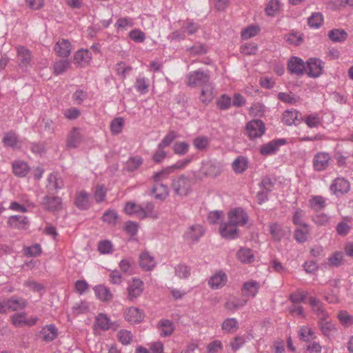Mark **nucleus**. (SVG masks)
I'll use <instances>...</instances> for the list:
<instances>
[{"label": "nucleus", "instance_id": "obj_1", "mask_svg": "<svg viewBox=\"0 0 353 353\" xmlns=\"http://www.w3.org/2000/svg\"><path fill=\"white\" fill-rule=\"evenodd\" d=\"M171 173H172V168L168 166L160 172H155L153 174L152 179L156 182V184L152 187V192L156 194V198L161 199L162 197H165L168 195V186L166 185L159 183V182L167 179Z\"/></svg>", "mask_w": 353, "mask_h": 353}, {"label": "nucleus", "instance_id": "obj_2", "mask_svg": "<svg viewBox=\"0 0 353 353\" xmlns=\"http://www.w3.org/2000/svg\"><path fill=\"white\" fill-rule=\"evenodd\" d=\"M192 180L190 177L181 174L172 179V187L174 192L181 196H185L192 191Z\"/></svg>", "mask_w": 353, "mask_h": 353}, {"label": "nucleus", "instance_id": "obj_3", "mask_svg": "<svg viewBox=\"0 0 353 353\" xmlns=\"http://www.w3.org/2000/svg\"><path fill=\"white\" fill-rule=\"evenodd\" d=\"M28 305V302L23 298L12 296L0 301V314H6L8 311L23 310Z\"/></svg>", "mask_w": 353, "mask_h": 353}, {"label": "nucleus", "instance_id": "obj_4", "mask_svg": "<svg viewBox=\"0 0 353 353\" xmlns=\"http://www.w3.org/2000/svg\"><path fill=\"white\" fill-rule=\"evenodd\" d=\"M210 74L198 70L190 72L187 77V85L190 87L204 86L210 83Z\"/></svg>", "mask_w": 353, "mask_h": 353}, {"label": "nucleus", "instance_id": "obj_5", "mask_svg": "<svg viewBox=\"0 0 353 353\" xmlns=\"http://www.w3.org/2000/svg\"><path fill=\"white\" fill-rule=\"evenodd\" d=\"M12 323L17 327L34 325L39 319L37 316L28 318L27 314L24 312H17L10 316Z\"/></svg>", "mask_w": 353, "mask_h": 353}, {"label": "nucleus", "instance_id": "obj_6", "mask_svg": "<svg viewBox=\"0 0 353 353\" xmlns=\"http://www.w3.org/2000/svg\"><path fill=\"white\" fill-rule=\"evenodd\" d=\"M331 157L325 152H319L314 154L312 165L315 171L321 172L325 170L330 164Z\"/></svg>", "mask_w": 353, "mask_h": 353}, {"label": "nucleus", "instance_id": "obj_7", "mask_svg": "<svg viewBox=\"0 0 353 353\" xmlns=\"http://www.w3.org/2000/svg\"><path fill=\"white\" fill-rule=\"evenodd\" d=\"M83 141V135L81 134V130L79 128L74 127L68 133L65 147L68 149L77 148Z\"/></svg>", "mask_w": 353, "mask_h": 353}, {"label": "nucleus", "instance_id": "obj_8", "mask_svg": "<svg viewBox=\"0 0 353 353\" xmlns=\"http://www.w3.org/2000/svg\"><path fill=\"white\" fill-rule=\"evenodd\" d=\"M228 220L236 226H244L249 220L248 214L241 208L231 210L228 213Z\"/></svg>", "mask_w": 353, "mask_h": 353}, {"label": "nucleus", "instance_id": "obj_9", "mask_svg": "<svg viewBox=\"0 0 353 353\" xmlns=\"http://www.w3.org/2000/svg\"><path fill=\"white\" fill-rule=\"evenodd\" d=\"M246 130L250 138L260 137L265 133V124L261 120L254 119L247 123Z\"/></svg>", "mask_w": 353, "mask_h": 353}, {"label": "nucleus", "instance_id": "obj_10", "mask_svg": "<svg viewBox=\"0 0 353 353\" xmlns=\"http://www.w3.org/2000/svg\"><path fill=\"white\" fill-rule=\"evenodd\" d=\"M219 233L223 238L232 240L239 237V230L237 226L228 220V222L222 223L220 225Z\"/></svg>", "mask_w": 353, "mask_h": 353}, {"label": "nucleus", "instance_id": "obj_11", "mask_svg": "<svg viewBox=\"0 0 353 353\" xmlns=\"http://www.w3.org/2000/svg\"><path fill=\"white\" fill-rule=\"evenodd\" d=\"M223 168L221 163L216 161H206L202 163V173L208 176L214 177L222 172Z\"/></svg>", "mask_w": 353, "mask_h": 353}, {"label": "nucleus", "instance_id": "obj_12", "mask_svg": "<svg viewBox=\"0 0 353 353\" xmlns=\"http://www.w3.org/2000/svg\"><path fill=\"white\" fill-rule=\"evenodd\" d=\"M306 65L307 67L305 72H306L309 77L316 78L322 74L323 66L320 59L310 58L307 61Z\"/></svg>", "mask_w": 353, "mask_h": 353}, {"label": "nucleus", "instance_id": "obj_13", "mask_svg": "<svg viewBox=\"0 0 353 353\" xmlns=\"http://www.w3.org/2000/svg\"><path fill=\"white\" fill-rule=\"evenodd\" d=\"M288 69L292 74L302 76L306 70V65L301 58L292 57L288 60Z\"/></svg>", "mask_w": 353, "mask_h": 353}, {"label": "nucleus", "instance_id": "obj_14", "mask_svg": "<svg viewBox=\"0 0 353 353\" xmlns=\"http://www.w3.org/2000/svg\"><path fill=\"white\" fill-rule=\"evenodd\" d=\"M350 188V185L349 181L343 177L335 179L330 187V191L335 195L347 193Z\"/></svg>", "mask_w": 353, "mask_h": 353}, {"label": "nucleus", "instance_id": "obj_15", "mask_svg": "<svg viewBox=\"0 0 353 353\" xmlns=\"http://www.w3.org/2000/svg\"><path fill=\"white\" fill-rule=\"evenodd\" d=\"M128 299L130 301H134L143 291V283L139 279H134L128 289Z\"/></svg>", "mask_w": 353, "mask_h": 353}, {"label": "nucleus", "instance_id": "obj_16", "mask_svg": "<svg viewBox=\"0 0 353 353\" xmlns=\"http://www.w3.org/2000/svg\"><path fill=\"white\" fill-rule=\"evenodd\" d=\"M44 210L50 212H57L61 209V199L59 196H45L41 203Z\"/></svg>", "mask_w": 353, "mask_h": 353}, {"label": "nucleus", "instance_id": "obj_17", "mask_svg": "<svg viewBox=\"0 0 353 353\" xmlns=\"http://www.w3.org/2000/svg\"><path fill=\"white\" fill-rule=\"evenodd\" d=\"M285 143L286 141L284 139L273 140L263 145L260 148V152L263 156L272 155L278 151L281 145L285 144Z\"/></svg>", "mask_w": 353, "mask_h": 353}, {"label": "nucleus", "instance_id": "obj_18", "mask_svg": "<svg viewBox=\"0 0 353 353\" xmlns=\"http://www.w3.org/2000/svg\"><path fill=\"white\" fill-rule=\"evenodd\" d=\"M92 59V53L86 49L77 51L74 55V63L77 67H85L89 64Z\"/></svg>", "mask_w": 353, "mask_h": 353}, {"label": "nucleus", "instance_id": "obj_19", "mask_svg": "<svg viewBox=\"0 0 353 353\" xmlns=\"http://www.w3.org/2000/svg\"><path fill=\"white\" fill-rule=\"evenodd\" d=\"M64 185L63 179L57 173H51L48 177L46 188L50 193H54L63 188Z\"/></svg>", "mask_w": 353, "mask_h": 353}, {"label": "nucleus", "instance_id": "obj_20", "mask_svg": "<svg viewBox=\"0 0 353 353\" xmlns=\"http://www.w3.org/2000/svg\"><path fill=\"white\" fill-rule=\"evenodd\" d=\"M205 230L202 225L199 224H194L189 227L185 233V236L187 240L191 242H197L199 239L203 236Z\"/></svg>", "mask_w": 353, "mask_h": 353}, {"label": "nucleus", "instance_id": "obj_21", "mask_svg": "<svg viewBox=\"0 0 353 353\" xmlns=\"http://www.w3.org/2000/svg\"><path fill=\"white\" fill-rule=\"evenodd\" d=\"M261 288L260 283L254 280H250L245 282L241 288L243 296L248 297H254L259 292Z\"/></svg>", "mask_w": 353, "mask_h": 353}, {"label": "nucleus", "instance_id": "obj_22", "mask_svg": "<svg viewBox=\"0 0 353 353\" xmlns=\"http://www.w3.org/2000/svg\"><path fill=\"white\" fill-rule=\"evenodd\" d=\"M54 50L57 56L68 57L71 53V44L68 40L63 39L56 43Z\"/></svg>", "mask_w": 353, "mask_h": 353}, {"label": "nucleus", "instance_id": "obj_23", "mask_svg": "<svg viewBox=\"0 0 353 353\" xmlns=\"http://www.w3.org/2000/svg\"><path fill=\"white\" fill-rule=\"evenodd\" d=\"M228 281V276L225 272L220 271L213 274L208 281L209 286L212 289H219L223 287Z\"/></svg>", "mask_w": 353, "mask_h": 353}, {"label": "nucleus", "instance_id": "obj_24", "mask_svg": "<svg viewBox=\"0 0 353 353\" xmlns=\"http://www.w3.org/2000/svg\"><path fill=\"white\" fill-rule=\"evenodd\" d=\"M74 204L79 210L88 209L90 206V194L84 190L78 192L76 194Z\"/></svg>", "mask_w": 353, "mask_h": 353}, {"label": "nucleus", "instance_id": "obj_25", "mask_svg": "<svg viewBox=\"0 0 353 353\" xmlns=\"http://www.w3.org/2000/svg\"><path fill=\"white\" fill-rule=\"evenodd\" d=\"M31 60L32 55L28 49L23 46H20L17 48V62L21 67H28Z\"/></svg>", "mask_w": 353, "mask_h": 353}, {"label": "nucleus", "instance_id": "obj_26", "mask_svg": "<svg viewBox=\"0 0 353 353\" xmlns=\"http://www.w3.org/2000/svg\"><path fill=\"white\" fill-rule=\"evenodd\" d=\"M215 97L214 88L212 82L202 87L200 101L204 104L210 103Z\"/></svg>", "mask_w": 353, "mask_h": 353}, {"label": "nucleus", "instance_id": "obj_27", "mask_svg": "<svg viewBox=\"0 0 353 353\" xmlns=\"http://www.w3.org/2000/svg\"><path fill=\"white\" fill-rule=\"evenodd\" d=\"M308 302L312 310L318 315L319 320L328 318L327 313L325 312L323 304L320 301V300L311 296L309 298Z\"/></svg>", "mask_w": 353, "mask_h": 353}, {"label": "nucleus", "instance_id": "obj_28", "mask_svg": "<svg viewBox=\"0 0 353 353\" xmlns=\"http://www.w3.org/2000/svg\"><path fill=\"white\" fill-rule=\"evenodd\" d=\"M300 121L301 115L296 110H288L283 114L282 121L288 125H298Z\"/></svg>", "mask_w": 353, "mask_h": 353}, {"label": "nucleus", "instance_id": "obj_29", "mask_svg": "<svg viewBox=\"0 0 353 353\" xmlns=\"http://www.w3.org/2000/svg\"><path fill=\"white\" fill-rule=\"evenodd\" d=\"M28 224V217L21 215L11 216L8 220V225L14 229H25Z\"/></svg>", "mask_w": 353, "mask_h": 353}, {"label": "nucleus", "instance_id": "obj_30", "mask_svg": "<svg viewBox=\"0 0 353 353\" xmlns=\"http://www.w3.org/2000/svg\"><path fill=\"white\" fill-rule=\"evenodd\" d=\"M125 319L131 323L141 322L143 319L142 312L137 307H132L128 308L125 314Z\"/></svg>", "mask_w": 353, "mask_h": 353}, {"label": "nucleus", "instance_id": "obj_31", "mask_svg": "<svg viewBox=\"0 0 353 353\" xmlns=\"http://www.w3.org/2000/svg\"><path fill=\"white\" fill-rule=\"evenodd\" d=\"M139 260L140 266L145 271H150L156 265L154 258L148 252L142 253L139 256Z\"/></svg>", "mask_w": 353, "mask_h": 353}, {"label": "nucleus", "instance_id": "obj_32", "mask_svg": "<svg viewBox=\"0 0 353 353\" xmlns=\"http://www.w3.org/2000/svg\"><path fill=\"white\" fill-rule=\"evenodd\" d=\"M309 205L312 210L318 212L326 207V199L321 195L312 196L309 199Z\"/></svg>", "mask_w": 353, "mask_h": 353}, {"label": "nucleus", "instance_id": "obj_33", "mask_svg": "<svg viewBox=\"0 0 353 353\" xmlns=\"http://www.w3.org/2000/svg\"><path fill=\"white\" fill-rule=\"evenodd\" d=\"M57 329L53 324L46 325L41 331L43 340L46 342L52 341L57 338Z\"/></svg>", "mask_w": 353, "mask_h": 353}, {"label": "nucleus", "instance_id": "obj_34", "mask_svg": "<svg viewBox=\"0 0 353 353\" xmlns=\"http://www.w3.org/2000/svg\"><path fill=\"white\" fill-rule=\"evenodd\" d=\"M238 259L243 263H250L254 261V254L253 250L248 248H241L236 253Z\"/></svg>", "mask_w": 353, "mask_h": 353}, {"label": "nucleus", "instance_id": "obj_35", "mask_svg": "<svg viewBox=\"0 0 353 353\" xmlns=\"http://www.w3.org/2000/svg\"><path fill=\"white\" fill-rule=\"evenodd\" d=\"M96 296L101 301H109L112 298L110 290L103 285H99L94 288Z\"/></svg>", "mask_w": 353, "mask_h": 353}, {"label": "nucleus", "instance_id": "obj_36", "mask_svg": "<svg viewBox=\"0 0 353 353\" xmlns=\"http://www.w3.org/2000/svg\"><path fill=\"white\" fill-rule=\"evenodd\" d=\"M14 174L19 177L26 176L30 170L28 165L22 161H16L12 163Z\"/></svg>", "mask_w": 353, "mask_h": 353}, {"label": "nucleus", "instance_id": "obj_37", "mask_svg": "<svg viewBox=\"0 0 353 353\" xmlns=\"http://www.w3.org/2000/svg\"><path fill=\"white\" fill-rule=\"evenodd\" d=\"M270 232L274 239L280 241L287 233V229L277 223H272L270 225Z\"/></svg>", "mask_w": 353, "mask_h": 353}, {"label": "nucleus", "instance_id": "obj_38", "mask_svg": "<svg viewBox=\"0 0 353 353\" xmlns=\"http://www.w3.org/2000/svg\"><path fill=\"white\" fill-rule=\"evenodd\" d=\"M124 211L130 215H134L139 219H143V209L141 205L134 202H128L124 208Z\"/></svg>", "mask_w": 353, "mask_h": 353}, {"label": "nucleus", "instance_id": "obj_39", "mask_svg": "<svg viewBox=\"0 0 353 353\" xmlns=\"http://www.w3.org/2000/svg\"><path fill=\"white\" fill-rule=\"evenodd\" d=\"M310 233V228L307 224H303L294 230V237L299 243H304L307 241Z\"/></svg>", "mask_w": 353, "mask_h": 353}, {"label": "nucleus", "instance_id": "obj_40", "mask_svg": "<svg viewBox=\"0 0 353 353\" xmlns=\"http://www.w3.org/2000/svg\"><path fill=\"white\" fill-rule=\"evenodd\" d=\"M71 67L70 62L67 59H59L53 64V72L55 75H60L66 72Z\"/></svg>", "mask_w": 353, "mask_h": 353}, {"label": "nucleus", "instance_id": "obj_41", "mask_svg": "<svg viewBox=\"0 0 353 353\" xmlns=\"http://www.w3.org/2000/svg\"><path fill=\"white\" fill-rule=\"evenodd\" d=\"M327 261L329 266L338 268L344 263V254L341 251L334 252L329 256Z\"/></svg>", "mask_w": 353, "mask_h": 353}, {"label": "nucleus", "instance_id": "obj_42", "mask_svg": "<svg viewBox=\"0 0 353 353\" xmlns=\"http://www.w3.org/2000/svg\"><path fill=\"white\" fill-rule=\"evenodd\" d=\"M221 328L225 333H233L239 328V322L235 318H228L222 323Z\"/></svg>", "mask_w": 353, "mask_h": 353}, {"label": "nucleus", "instance_id": "obj_43", "mask_svg": "<svg viewBox=\"0 0 353 353\" xmlns=\"http://www.w3.org/2000/svg\"><path fill=\"white\" fill-rule=\"evenodd\" d=\"M329 39L333 42L344 41L347 37V32L342 29H333L328 33Z\"/></svg>", "mask_w": 353, "mask_h": 353}, {"label": "nucleus", "instance_id": "obj_44", "mask_svg": "<svg viewBox=\"0 0 353 353\" xmlns=\"http://www.w3.org/2000/svg\"><path fill=\"white\" fill-rule=\"evenodd\" d=\"M232 169L236 174L243 173L248 168V161L242 156L238 157L232 163Z\"/></svg>", "mask_w": 353, "mask_h": 353}, {"label": "nucleus", "instance_id": "obj_45", "mask_svg": "<svg viewBox=\"0 0 353 353\" xmlns=\"http://www.w3.org/2000/svg\"><path fill=\"white\" fill-rule=\"evenodd\" d=\"M159 329L161 331V335L162 336H170L174 331V325L171 321L168 319L161 320Z\"/></svg>", "mask_w": 353, "mask_h": 353}, {"label": "nucleus", "instance_id": "obj_46", "mask_svg": "<svg viewBox=\"0 0 353 353\" xmlns=\"http://www.w3.org/2000/svg\"><path fill=\"white\" fill-rule=\"evenodd\" d=\"M281 6L279 0H270L266 5L265 12L268 16L273 17L279 11Z\"/></svg>", "mask_w": 353, "mask_h": 353}, {"label": "nucleus", "instance_id": "obj_47", "mask_svg": "<svg viewBox=\"0 0 353 353\" xmlns=\"http://www.w3.org/2000/svg\"><path fill=\"white\" fill-rule=\"evenodd\" d=\"M2 141L6 146L14 148L19 142V138L14 132L10 131L5 134Z\"/></svg>", "mask_w": 353, "mask_h": 353}, {"label": "nucleus", "instance_id": "obj_48", "mask_svg": "<svg viewBox=\"0 0 353 353\" xmlns=\"http://www.w3.org/2000/svg\"><path fill=\"white\" fill-rule=\"evenodd\" d=\"M134 87L141 94H146L149 88V80L145 77H139L136 79Z\"/></svg>", "mask_w": 353, "mask_h": 353}, {"label": "nucleus", "instance_id": "obj_49", "mask_svg": "<svg viewBox=\"0 0 353 353\" xmlns=\"http://www.w3.org/2000/svg\"><path fill=\"white\" fill-rule=\"evenodd\" d=\"M89 303L85 301H81L75 303L72 307V314L74 315H79L80 314L86 313L89 310Z\"/></svg>", "mask_w": 353, "mask_h": 353}, {"label": "nucleus", "instance_id": "obj_50", "mask_svg": "<svg viewBox=\"0 0 353 353\" xmlns=\"http://www.w3.org/2000/svg\"><path fill=\"white\" fill-rule=\"evenodd\" d=\"M328 318H325L319 320V324L322 333L327 336H329L333 330H335V327L333 323L327 321Z\"/></svg>", "mask_w": 353, "mask_h": 353}, {"label": "nucleus", "instance_id": "obj_51", "mask_svg": "<svg viewBox=\"0 0 353 353\" xmlns=\"http://www.w3.org/2000/svg\"><path fill=\"white\" fill-rule=\"evenodd\" d=\"M312 220L319 226H325L330 223V217L325 213L317 212L312 216Z\"/></svg>", "mask_w": 353, "mask_h": 353}, {"label": "nucleus", "instance_id": "obj_52", "mask_svg": "<svg viewBox=\"0 0 353 353\" xmlns=\"http://www.w3.org/2000/svg\"><path fill=\"white\" fill-rule=\"evenodd\" d=\"M231 98L225 94H222L216 100V106L221 110H228L231 106Z\"/></svg>", "mask_w": 353, "mask_h": 353}, {"label": "nucleus", "instance_id": "obj_53", "mask_svg": "<svg viewBox=\"0 0 353 353\" xmlns=\"http://www.w3.org/2000/svg\"><path fill=\"white\" fill-rule=\"evenodd\" d=\"M323 22V16L320 12H314L308 18V24L310 26L318 28Z\"/></svg>", "mask_w": 353, "mask_h": 353}, {"label": "nucleus", "instance_id": "obj_54", "mask_svg": "<svg viewBox=\"0 0 353 353\" xmlns=\"http://www.w3.org/2000/svg\"><path fill=\"white\" fill-rule=\"evenodd\" d=\"M246 303L247 301L245 300H241L236 298H233L228 300L225 303V307L226 309L233 311L244 306L246 304Z\"/></svg>", "mask_w": 353, "mask_h": 353}, {"label": "nucleus", "instance_id": "obj_55", "mask_svg": "<svg viewBox=\"0 0 353 353\" xmlns=\"http://www.w3.org/2000/svg\"><path fill=\"white\" fill-rule=\"evenodd\" d=\"M143 163L141 157L137 156L130 158L126 163V169L130 172L137 170Z\"/></svg>", "mask_w": 353, "mask_h": 353}, {"label": "nucleus", "instance_id": "obj_56", "mask_svg": "<svg viewBox=\"0 0 353 353\" xmlns=\"http://www.w3.org/2000/svg\"><path fill=\"white\" fill-rule=\"evenodd\" d=\"M118 219V214L114 210H108L105 211L102 216V220L108 223L114 225L117 223Z\"/></svg>", "mask_w": 353, "mask_h": 353}, {"label": "nucleus", "instance_id": "obj_57", "mask_svg": "<svg viewBox=\"0 0 353 353\" xmlns=\"http://www.w3.org/2000/svg\"><path fill=\"white\" fill-rule=\"evenodd\" d=\"M124 120L122 117H118L113 119L110 124V130L113 134H119L123 128Z\"/></svg>", "mask_w": 353, "mask_h": 353}, {"label": "nucleus", "instance_id": "obj_58", "mask_svg": "<svg viewBox=\"0 0 353 353\" xmlns=\"http://www.w3.org/2000/svg\"><path fill=\"white\" fill-rule=\"evenodd\" d=\"M187 51L190 55H201L207 52V48L204 44L197 43L193 46L187 48Z\"/></svg>", "mask_w": 353, "mask_h": 353}, {"label": "nucleus", "instance_id": "obj_59", "mask_svg": "<svg viewBox=\"0 0 353 353\" xmlns=\"http://www.w3.org/2000/svg\"><path fill=\"white\" fill-rule=\"evenodd\" d=\"M97 325L102 330L110 328V320L106 314H99L96 318Z\"/></svg>", "mask_w": 353, "mask_h": 353}, {"label": "nucleus", "instance_id": "obj_60", "mask_svg": "<svg viewBox=\"0 0 353 353\" xmlns=\"http://www.w3.org/2000/svg\"><path fill=\"white\" fill-rule=\"evenodd\" d=\"M285 39L287 42L290 44H293L295 46L301 45L303 41V37L301 34L298 33H290L285 36Z\"/></svg>", "mask_w": 353, "mask_h": 353}, {"label": "nucleus", "instance_id": "obj_61", "mask_svg": "<svg viewBox=\"0 0 353 353\" xmlns=\"http://www.w3.org/2000/svg\"><path fill=\"white\" fill-rule=\"evenodd\" d=\"M107 190L106 188L102 185H97L95 187L94 192V199L97 203L102 202L105 196Z\"/></svg>", "mask_w": 353, "mask_h": 353}, {"label": "nucleus", "instance_id": "obj_62", "mask_svg": "<svg viewBox=\"0 0 353 353\" xmlns=\"http://www.w3.org/2000/svg\"><path fill=\"white\" fill-rule=\"evenodd\" d=\"M190 145L187 142H176L173 145V151L179 155H184L188 153Z\"/></svg>", "mask_w": 353, "mask_h": 353}, {"label": "nucleus", "instance_id": "obj_63", "mask_svg": "<svg viewBox=\"0 0 353 353\" xmlns=\"http://www.w3.org/2000/svg\"><path fill=\"white\" fill-rule=\"evenodd\" d=\"M177 137V133L174 131H170L165 137L162 139V141L159 143L158 145H159L161 148H166L172 143V141Z\"/></svg>", "mask_w": 353, "mask_h": 353}, {"label": "nucleus", "instance_id": "obj_64", "mask_svg": "<svg viewBox=\"0 0 353 353\" xmlns=\"http://www.w3.org/2000/svg\"><path fill=\"white\" fill-rule=\"evenodd\" d=\"M340 322L345 326L348 327L353 324V316L345 311H341L338 314Z\"/></svg>", "mask_w": 353, "mask_h": 353}]
</instances>
